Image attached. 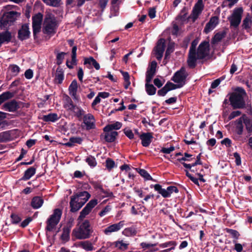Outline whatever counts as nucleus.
Here are the masks:
<instances>
[{
	"instance_id": "14",
	"label": "nucleus",
	"mask_w": 252,
	"mask_h": 252,
	"mask_svg": "<svg viewBox=\"0 0 252 252\" xmlns=\"http://www.w3.org/2000/svg\"><path fill=\"white\" fill-rule=\"evenodd\" d=\"M118 133L115 131H103L100 135V139H104L105 142L112 143L115 142Z\"/></svg>"
},
{
	"instance_id": "27",
	"label": "nucleus",
	"mask_w": 252,
	"mask_h": 252,
	"mask_svg": "<svg viewBox=\"0 0 252 252\" xmlns=\"http://www.w3.org/2000/svg\"><path fill=\"white\" fill-rule=\"evenodd\" d=\"M6 19H7L10 23L12 24L16 21L17 18L20 16V13L16 11H11L4 14Z\"/></svg>"
},
{
	"instance_id": "32",
	"label": "nucleus",
	"mask_w": 252,
	"mask_h": 252,
	"mask_svg": "<svg viewBox=\"0 0 252 252\" xmlns=\"http://www.w3.org/2000/svg\"><path fill=\"white\" fill-rule=\"evenodd\" d=\"M128 244L124 243L123 240H118L110 243V246H114V248H117L120 250L125 251L128 249Z\"/></svg>"
},
{
	"instance_id": "46",
	"label": "nucleus",
	"mask_w": 252,
	"mask_h": 252,
	"mask_svg": "<svg viewBox=\"0 0 252 252\" xmlns=\"http://www.w3.org/2000/svg\"><path fill=\"white\" fill-rule=\"evenodd\" d=\"M139 174L146 180L155 181L148 172L144 169H139L138 171Z\"/></svg>"
},
{
	"instance_id": "47",
	"label": "nucleus",
	"mask_w": 252,
	"mask_h": 252,
	"mask_svg": "<svg viewBox=\"0 0 252 252\" xmlns=\"http://www.w3.org/2000/svg\"><path fill=\"white\" fill-rule=\"evenodd\" d=\"M12 25L10 23V21L7 19H6L5 16L3 15L2 18L0 20V27L1 29L6 28Z\"/></svg>"
},
{
	"instance_id": "42",
	"label": "nucleus",
	"mask_w": 252,
	"mask_h": 252,
	"mask_svg": "<svg viewBox=\"0 0 252 252\" xmlns=\"http://www.w3.org/2000/svg\"><path fill=\"white\" fill-rule=\"evenodd\" d=\"M123 233L126 236H132L136 234L137 231L134 227L132 226L125 228L123 231Z\"/></svg>"
},
{
	"instance_id": "6",
	"label": "nucleus",
	"mask_w": 252,
	"mask_h": 252,
	"mask_svg": "<svg viewBox=\"0 0 252 252\" xmlns=\"http://www.w3.org/2000/svg\"><path fill=\"white\" fill-rule=\"evenodd\" d=\"M62 215V210L59 208L55 209L53 214L50 216L46 221L47 225L45 230L47 231H52L60 222Z\"/></svg>"
},
{
	"instance_id": "57",
	"label": "nucleus",
	"mask_w": 252,
	"mask_h": 252,
	"mask_svg": "<svg viewBox=\"0 0 252 252\" xmlns=\"http://www.w3.org/2000/svg\"><path fill=\"white\" fill-rule=\"evenodd\" d=\"M105 163V166L109 171L111 170L115 166V161L110 158H107L106 159Z\"/></svg>"
},
{
	"instance_id": "48",
	"label": "nucleus",
	"mask_w": 252,
	"mask_h": 252,
	"mask_svg": "<svg viewBox=\"0 0 252 252\" xmlns=\"http://www.w3.org/2000/svg\"><path fill=\"white\" fill-rule=\"evenodd\" d=\"M85 161L91 167H94L97 164V162L95 158L92 156H89L88 157L86 158Z\"/></svg>"
},
{
	"instance_id": "60",
	"label": "nucleus",
	"mask_w": 252,
	"mask_h": 252,
	"mask_svg": "<svg viewBox=\"0 0 252 252\" xmlns=\"http://www.w3.org/2000/svg\"><path fill=\"white\" fill-rule=\"evenodd\" d=\"M225 77L224 76H222L220 78L213 81L211 83V89L216 88L220 84V82L225 79Z\"/></svg>"
},
{
	"instance_id": "21",
	"label": "nucleus",
	"mask_w": 252,
	"mask_h": 252,
	"mask_svg": "<svg viewBox=\"0 0 252 252\" xmlns=\"http://www.w3.org/2000/svg\"><path fill=\"white\" fill-rule=\"evenodd\" d=\"M36 170V168L33 166L29 167L24 172V175L18 181L30 180L35 174Z\"/></svg>"
},
{
	"instance_id": "34",
	"label": "nucleus",
	"mask_w": 252,
	"mask_h": 252,
	"mask_svg": "<svg viewBox=\"0 0 252 252\" xmlns=\"http://www.w3.org/2000/svg\"><path fill=\"white\" fill-rule=\"evenodd\" d=\"M70 230L71 229L68 228V227H63V233L61 236V239L62 241L66 243L69 241Z\"/></svg>"
},
{
	"instance_id": "38",
	"label": "nucleus",
	"mask_w": 252,
	"mask_h": 252,
	"mask_svg": "<svg viewBox=\"0 0 252 252\" xmlns=\"http://www.w3.org/2000/svg\"><path fill=\"white\" fill-rule=\"evenodd\" d=\"M14 94L10 92H5L0 95V105L5 101L12 98Z\"/></svg>"
},
{
	"instance_id": "3",
	"label": "nucleus",
	"mask_w": 252,
	"mask_h": 252,
	"mask_svg": "<svg viewBox=\"0 0 252 252\" xmlns=\"http://www.w3.org/2000/svg\"><path fill=\"white\" fill-rule=\"evenodd\" d=\"M209 52L210 44L209 41H203L201 42L197 48L196 55H195V61L192 63H190V60L188 59V66L191 68H194L196 65L197 60L205 59L209 55Z\"/></svg>"
},
{
	"instance_id": "55",
	"label": "nucleus",
	"mask_w": 252,
	"mask_h": 252,
	"mask_svg": "<svg viewBox=\"0 0 252 252\" xmlns=\"http://www.w3.org/2000/svg\"><path fill=\"white\" fill-rule=\"evenodd\" d=\"M165 86L167 88L169 92L173 90H175L178 88H182V85H179L178 84H175L170 81H168L166 84Z\"/></svg>"
},
{
	"instance_id": "33",
	"label": "nucleus",
	"mask_w": 252,
	"mask_h": 252,
	"mask_svg": "<svg viewBox=\"0 0 252 252\" xmlns=\"http://www.w3.org/2000/svg\"><path fill=\"white\" fill-rule=\"evenodd\" d=\"M41 119L45 122H55L59 119V117L56 113H50L43 115Z\"/></svg>"
},
{
	"instance_id": "8",
	"label": "nucleus",
	"mask_w": 252,
	"mask_h": 252,
	"mask_svg": "<svg viewBox=\"0 0 252 252\" xmlns=\"http://www.w3.org/2000/svg\"><path fill=\"white\" fill-rule=\"evenodd\" d=\"M188 76L189 73L186 68L182 66L174 74L171 80L177 84L181 85L183 87L186 83V79Z\"/></svg>"
},
{
	"instance_id": "52",
	"label": "nucleus",
	"mask_w": 252,
	"mask_h": 252,
	"mask_svg": "<svg viewBox=\"0 0 252 252\" xmlns=\"http://www.w3.org/2000/svg\"><path fill=\"white\" fill-rule=\"evenodd\" d=\"M11 221L12 224H17L22 220L21 218L17 214L12 213L10 215Z\"/></svg>"
},
{
	"instance_id": "39",
	"label": "nucleus",
	"mask_w": 252,
	"mask_h": 252,
	"mask_svg": "<svg viewBox=\"0 0 252 252\" xmlns=\"http://www.w3.org/2000/svg\"><path fill=\"white\" fill-rule=\"evenodd\" d=\"M66 103L64 105V107L67 110L70 111H73L75 109L76 105L73 104V102L70 97L68 96H66L65 98Z\"/></svg>"
},
{
	"instance_id": "18",
	"label": "nucleus",
	"mask_w": 252,
	"mask_h": 252,
	"mask_svg": "<svg viewBox=\"0 0 252 252\" xmlns=\"http://www.w3.org/2000/svg\"><path fill=\"white\" fill-rule=\"evenodd\" d=\"M219 24V18L217 16H213L211 17L209 21L206 24L204 29V32L207 34L211 31L213 30L216 26Z\"/></svg>"
},
{
	"instance_id": "45",
	"label": "nucleus",
	"mask_w": 252,
	"mask_h": 252,
	"mask_svg": "<svg viewBox=\"0 0 252 252\" xmlns=\"http://www.w3.org/2000/svg\"><path fill=\"white\" fill-rule=\"evenodd\" d=\"M74 114L75 116L79 120H81L82 119V117L85 115V111L81 108L77 107L76 105L75 109L72 111Z\"/></svg>"
},
{
	"instance_id": "29",
	"label": "nucleus",
	"mask_w": 252,
	"mask_h": 252,
	"mask_svg": "<svg viewBox=\"0 0 252 252\" xmlns=\"http://www.w3.org/2000/svg\"><path fill=\"white\" fill-rule=\"evenodd\" d=\"M122 126V124L119 122H116L114 124H108L103 128V131H113V130L120 129Z\"/></svg>"
},
{
	"instance_id": "26",
	"label": "nucleus",
	"mask_w": 252,
	"mask_h": 252,
	"mask_svg": "<svg viewBox=\"0 0 252 252\" xmlns=\"http://www.w3.org/2000/svg\"><path fill=\"white\" fill-rule=\"evenodd\" d=\"M43 202L44 200L41 197L36 196L32 199L31 206L34 209H37L42 206Z\"/></svg>"
},
{
	"instance_id": "23",
	"label": "nucleus",
	"mask_w": 252,
	"mask_h": 252,
	"mask_svg": "<svg viewBox=\"0 0 252 252\" xmlns=\"http://www.w3.org/2000/svg\"><path fill=\"white\" fill-rule=\"evenodd\" d=\"M243 123H244L243 120H242V116L234 122L235 125V132L239 135H242L243 133L244 126Z\"/></svg>"
},
{
	"instance_id": "24",
	"label": "nucleus",
	"mask_w": 252,
	"mask_h": 252,
	"mask_svg": "<svg viewBox=\"0 0 252 252\" xmlns=\"http://www.w3.org/2000/svg\"><path fill=\"white\" fill-rule=\"evenodd\" d=\"M242 120L248 133H252V118L248 117L246 114L242 115Z\"/></svg>"
},
{
	"instance_id": "61",
	"label": "nucleus",
	"mask_w": 252,
	"mask_h": 252,
	"mask_svg": "<svg viewBox=\"0 0 252 252\" xmlns=\"http://www.w3.org/2000/svg\"><path fill=\"white\" fill-rule=\"evenodd\" d=\"M176 245V243L174 241H170L164 243L160 244L159 246L160 248H164L167 247H174L175 248V246Z\"/></svg>"
},
{
	"instance_id": "15",
	"label": "nucleus",
	"mask_w": 252,
	"mask_h": 252,
	"mask_svg": "<svg viewBox=\"0 0 252 252\" xmlns=\"http://www.w3.org/2000/svg\"><path fill=\"white\" fill-rule=\"evenodd\" d=\"M83 123L86 125V129L88 130L94 129L95 127V120L91 114H87L83 117Z\"/></svg>"
},
{
	"instance_id": "20",
	"label": "nucleus",
	"mask_w": 252,
	"mask_h": 252,
	"mask_svg": "<svg viewBox=\"0 0 252 252\" xmlns=\"http://www.w3.org/2000/svg\"><path fill=\"white\" fill-rule=\"evenodd\" d=\"M198 42V41L197 39L193 40L191 42V46L189 50L188 59L190 60V63H193L196 60L195 55H196V47Z\"/></svg>"
},
{
	"instance_id": "10",
	"label": "nucleus",
	"mask_w": 252,
	"mask_h": 252,
	"mask_svg": "<svg viewBox=\"0 0 252 252\" xmlns=\"http://www.w3.org/2000/svg\"><path fill=\"white\" fill-rule=\"evenodd\" d=\"M97 199H94L91 200L80 212V215L77 220L79 222L83 220L86 216L89 215L92 210L97 205Z\"/></svg>"
},
{
	"instance_id": "41",
	"label": "nucleus",
	"mask_w": 252,
	"mask_h": 252,
	"mask_svg": "<svg viewBox=\"0 0 252 252\" xmlns=\"http://www.w3.org/2000/svg\"><path fill=\"white\" fill-rule=\"evenodd\" d=\"M175 43L173 42H169L168 44L167 49L165 51L164 59L168 58L170 54L174 51Z\"/></svg>"
},
{
	"instance_id": "36",
	"label": "nucleus",
	"mask_w": 252,
	"mask_h": 252,
	"mask_svg": "<svg viewBox=\"0 0 252 252\" xmlns=\"http://www.w3.org/2000/svg\"><path fill=\"white\" fill-rule=\"evenodd\" d=\"M252 24V17L248 15L243 20L242 27L243 29L248 30L251 28Z\"/></svg>"
},
{
	"instance_id": "43",
	"label": "nucleus",
	"mask_w": 252,
	"mask_h": 252,
	"mask_svg": "<svg viewBox=\"0 0 252 252\" xmlns=\"http://www.w3.org/2000/svg\"><path fill=\"white\" fill-rule=\"evenodd\" d=\"M43 19V15L41 13L35 14L32 17V24L41 25Z\"/></svg>"
},
{
	"instance_id": "49",
	"label": "nucleus",
	"mask_w": 252,
	"mask_h": 252,
	"mask_svg": "<svg viewBox=\"0 0 252 252\" xmlns=\"http://www.w3.org/2000/svg\"><path fill=\"white\" fill-rule=\"evenodd\" d=\"M81 247L87 251H91L94 249L92 243L89 241L81 242Z\"/></svg>"
},
{
	"instance_id": "51",
	"label": "nucleus",
	"mask_w": 252,
	"mask_h": 252,
	"mask_svg": "<svg viewBox=\"0 0 252 252\" xmlns=\"http://www.w3.org/2000/svg\"><path fill=\"white\" fill-rule=\"evenodd\" d=\"M225 231L227 233L230 234L233 238H235V240H236L238 239V238L240 236L239 233L238 232V231H237L236 230L226 228L225 229Z\"/></svg>"
},
{
	"instance_id": "17",
	"label": "nucleus",
	"mask_w": 252,
	"mask_h": 252,
	"mask_svg": "<svg viewBox=\"0 0 252 252\" xmlns=\"http://www.w3.org/2000/svg\"><path fill=\"white\" fill-rule=\"evenodd\" d=\"M15 129L7 130L0 133V143L7 142L14 138Z\"/></svg>"
},
{
	"instance_id": "40",
	"label": "nucleus",
	"mask_w": 252,
	"mask_h": 252,
	"mask_svg": "<svg viewBox=\"0 0 252 252\" xmlns=\"http://www.w3.org/2000/svg\"><path fill=\"white\" fill-rule=\"evenodd\" d=\"M47 5L58 7L61 5L62 0H42Z\"/></svg>"
},
{
	"instance_id": "28",
	"label": "nucleus",
	"mask_w": 252,
	"mask_h": 252,
	"mask_svg": "<svg viewBox=\"0 0 252 252\" xmlns=\"http://www.w3.org/2000/svg\"><path fill=\"white\" fill-rule=\"evenodd\" d=\"M226 35V32L225 31L216 33L212 39L211 43L212 44H216L220 42L222 39L225 37Z\"/></svg>"
},
{
	"instance_id": "12",
	"label": "nucleus",
	"mask_w": 252,
	"mask_h": 252,
	"mask_svg": "<svg viewBox=\"0 0 252 252\" xmlns=\"http://www.w3.org/2000/svg\"><path fill=\"white\" fill-rule=\"evenodd\" d=\"M22 104V102L21 101L12 99L4 103L2 106V109L6 111L14 112L21 107L20 104Z\"/></svg>"
},
{
	"instance_id": "25",
	"label": "nucleus",
	"mask_w": 252,
	"mask_h": 252,
	"mask_svg": "<svg viewBox=\"0 0 252 252\" xmlns=\"http://www.w3.org/2000/svg\"><path fill=\"white\" fill-rule=\"evenodd\" d=\"M78 89V83L76 80H73L68 87L69 94L74 99L76 98L77 92Z\"/></svg>"
},
{
	"instance_id": "54",
	"label": "nucleus",
	"mask_w": 252,
	"mask_h": 252,
	"mask_svg": "<svg viewBox=\"0 0 252 252\" xmlns=\"http://www.w3.org/2000/svg\"><path fill=\"white\" fill-rule=\"evenodd\" d=\"M118 230H119L117 228V226L115 223L110 225L109 226L105 228L104 230V233L105 234L108 235L112 232L117 231Z\"/></svg>"
},
{
	"instance_id": "1",
	"label": "nucleus",
	"mask_w": 252,
	"mask_h": 252,
	"mask_svg": "<svg viewBox=\"0 0 252 252\" xmlns=\"http://www.w3.org/2000/svg\"><path fill=\"white\" fill-rule=\"evenodd\" d=\"M229 101L233 109H244L246 107L245 97L247 95L242 87H236L234 92L229 94Z\"/></svg>"
},
{
	"instance_id": "56",
	"label": "nucleus",
	"mask_w": 252,
	"mask_h": 252,
	"mask_svg": "<svg viewBox=\"0 0 252 252\" xmlns=\"http://www.w3.org/2000/svg\"><path fill=\"white\" fill-rule=\"evenodd\" d=\"M33 38L35 39L37 36V34L41 31V25L32 24Z\"/></svg>"
},
{
	"instance_id": "9",
	"label": "nucleus",
	"mask_w": 252,
	"mask_h": 252,
	"mask_svg": "<svg viewBox=\"0 0 252 252\" xmlns=\"http://www.w3.org/2000/svg\"><path fill=\"white\" fill-rule=\"evenodd\" d=\"M165 40L163 38H160L157 42L156 46L154 47L153 52L157 59L158 61L161 60L163 52L165 50Z\"/></svg>"
},
{
	"instance_id": "31",
	"label": "nucleus",
	"mask_w": 252,
	"mask_h": 252,
	"mask_svg": "<svg viewBox=\"0 0 252 252\" xmlns=\"http://www.w3.org/2000/svg\"><path fill=\"white\" fill-rule=\"evenodd\" d=\"M188 14V8L184 6L181 10L179 14L176 17V20L177 21H180L182 23H184L188 20L187 16Z\"/></svg>"
},
{
	"instance_id": "4",
	"label": "nucleus",
	"mask_w": 252,
	"mask_h": 252,
	"mask_svg": "<svg viewBox=\"0 0 252 252\" xmlns=\"http://www.w3.org/2000/svg\"><path fill=\"white\" fill-rule=\"evenodd\" d=\"M43 32L45 34L53 35L56 32L58 27L56 18L52 14H48L45 16L44 21Z\"/></svg>"
},
{
	"instance_id": "37",
	"label": "nucleus",
	"mask_w": 252,
	"mask_h": 252,
	"mask_svg": "<svg viewBox=\"0 0 252 252\" xmlns=\"http://www.w3.org/2000/svg\"><path fill=\"white\" fill-rule=\"evenodd\" d=\"M204 7L203 0H198L197 2L195 4L192 10L200 14L204 9Z\"/></svg>"
},
{
	"instance_id": "35",
	"label": "nucleus",
	"mask_w": 252,
	"mask_h": 252,
	"mask_svg": "<svg viewBox=\"0 0 252 252\" xmlns=\"http://www.w3.org/2000/svg\"><path fill=\"white\" fill-rule=\"evenodd\" d=\"M150 83L146 82L145 89L148 94L153 95L156 94L157 89L153 84H151Z\"/></svg>"
},
{
	"instance_id": "44",
	"label": "nucleus",
	"mask_w": 252,
	"mask_h": 252,
	"mask_svg": "<svg viewBox=\"0 0 252 252\" xmlns=\"http://www.w3.org/2000/svg\"><path fill=\"white\" fill-rule=\"evenodd\" d=\"M165 191L167 192V194L165 195L164 198H168L171 196V194L173 192L178 193L179 189L176 187L171 186L167 188Z\"/></svg>"
},
{
	"instance_id": "5",
	"label": "nucleus",
	"mask_w": 252,
	"mask_h": 252,
	"mask_svg": "<svg viewBox=\"0 0 252 252\" xmlns=\"http://www.w3.org/2000/svg\"><path fill=\"white\" fill-rule=\"evenodd\" d=\"M90 227V221L89 220H86L80 225L79 228H74L73 230L72 235L79 240L89 238L91 235Z\"/></svg>"
},
{
	"instance_id": "63",
	"label": "nucleus",
	"mask_w": 252,
	"mask_h": 252,
	"mask_svg": "<svg viewBox=\"0 0 252 252\" xmlns=\"http://www.w3.org/2000/svg\"><path fill=\"white\" fill-rule=\"evenodd\" d=\"M98 188L100 189V191L102 193L105 194V197H112L113 196V192L110 191L109 190L104 189L101 186H99Z\"/></svg>"
},
{
	"instance_id": "58",
	"label": "nucleus",
	"mask_w": 252,
	"mask_h": 252,
	"mask_svg": "<svg viewBox=\"0 0 252 252\" xmlns=\"http://www.w3.org/2000/svg\"><path fill=\"white\" fill-rule=\"evenodd\" d=\"M66 54L65 52H60L58 53L56 56V60H57V64L58 65H61L64 59V56Z\"/></svg>"
},
{
	"instance_id": "30",
	"label": "nucleus",
	"mask_w": 252,
	"mask_h": 252,
	"mask_svg": "<svg viewBox=\"0 0 252 252\" xmlns=\"http://www.w3.org/2000/svg\"><path fill=\"white\" fill-rule=\"evenodd\" d=\"M83 139L80 137H71L69 139V141L64 143V145L66 147H72L74 146L75 143L81 144Z\"/></svg>"
},
{
	"instance_id": "13",
	"label": "nucleus",
	"mask_w": 252,
	"mask_h": 252,
	"mask_svg": "<svg viewBox=\"0 0 252 252\" xmlns=\"http://www.w3.org/2000/svg\"><path fill=\"white\" fill-rule=\"evenodd\" d=\"M157 63L156 61H152L147 68L146 72L145 82H151L156 73Z\"/></svg>"
},
{
	"instance_id": "2",
	"label": "nucleus",
	"mask_w": 252,
	"mask_h": 252,
	"mask_svg": "<svg viewBox=\"0 0 252 252\" xmlns=\"http://www.w3.org/2000/svg\"><path fill=\"white\" fill-rule=\"evenodd\" d=\"M90 194L87 191H78L70 196V211L75 213L79 210L90 198Z\"/></svg>"
},
{
	"instance_id": "19",
	"label": "nucleus",
	"mask_w": 252,
	"mask_h": 252,
	"mask_svg": "<svg viewBox=\"0 0 252 252\" xmlns=\"http://www.w3.org/2000/svg\"><path fill=\"white\" fill-rule=\"evenodd\" d=\"M12 35L8 30L0 32V46L3 44H7L12 41Z\"/></svg>"
},
{
	"instance_id": "16",
	"label": "nucleus",
	"mask_w": 252,
	"mask_h": 252,
	"mask_svg": "<svg viewBox=\"0 0 252 252\" xmlns=\"http://www.w3.org/2000/svg\"><path fill=\"white\" fill-rule=\"evenodd\" d=\"M139 138L141 140V144L143 147L149 146L153 139L152 132H142L139 135Z\"/></svg>"
},
{
	"instance_id": "11",
	"label": "nucleus",
	"mask_w": 252,
	"mask_h": 252,
	"mask_svg": "<svg viewBox=\"0 0 252 252\" xmlns=\"http://www.w3.org/2000/svg\"><path fill=\"white\" fill-rule=\"evenodd\" d=\"M31 32L29 28V24L25 23L21 26V27L18 31V39L23 41L30 38Z\"/></svg>"
},
{
	"instance_id": "7",
	"label": "nucleus",
	"mask_w": 252,
	"mask_h": 252,
	"mask_svg": "<svg viewBox=\"0 0 252 252\" xmlns=\"http://www.w3.org/2000/svg\"><path fill=\"white\" fill-rule=\"evenodd\" d=\"M243 13V9L242 7L235 8L233 10L232 14L228 17L231 27H238L241 22Z\"/></svg>"
},
{
	"instance_id": "62",
	"label": "nucleus",
	"mask_w": 252,
	"mask_h": 252,
	"mask_svg": "<svg viewBox=\"0 0 252 252\" xmlns=\"http://www.w3.org/2000/svg\"><path fill=\"white\" fill-rule=\"evenodd\" d=\"M7 113L0 111V128L3 129L4 126V120L6 118Z\"/></svg>"
},
{
	"instance_id": "22",
	"label": "nucleus",
	"mask_w": 252,
	"mask_h": 252,
	"mask_svg": "<svg viewBox=\"0 0 252 252\" xmlns=\"http://www.w3.org/2000/svg\"><path fill=\"white\" fill-rule=\"evenodd\" d=\"M64 79V71L61 67H58L56 70L54 82L57 84H61Z\"/></svg>"
},
{
	"instance_id": "64",
	"label": "nucleus",
	"mask_w": 252,
	"mask_h": 252,
	"mask_svg": "<svg viewBox=\"0 0 252 252\" xmlns=\"http://www.w3.org/2000/svg\"><path fill=\"white\" fill-rule=\"evenodd\" d=\"M11 72L14 73V75H17L20 72V68L16 64H12L9 66Z\"/></svg>"
},
{
	"instance_id": "53",
	"label": "nucleus",
	"mask_w": 252,
	"mask_h": 252,
	"mask_svg": "<svg viewBox=\"0 0 252 252\" xmlns=\"http://www.w3.org/2000/svg\"><path fill=\"white\" fill-rule=\"evenodd\" d=\"M154 189L157 191L159 194L164 198V196L167 194L165 191V189H162V186L159 184H156L154 185Z\"/></svg>"
},
{
	"instance_id": "59",
	"label": "nucleus",
	"mask_w": 252,
	"mask_h": 252,
	"mask_svg": "<svg viewBox=\"0 0 252 252\" xmlns=\"http://www.w3.org/2000/svg\"><path fill=\"white\" fill-rule=\"evenodd\" d=\"M192 156V155L189 154L188 153H185L184 157L181 158H178L177 161H179L180 163L184 162L183 161H190L193 159V158H191Z\"/></svg>"
},
{
	"instance_id": "50",
	"label": "nucleus",
	"mask_w": 252,
	"mask_h": 252,
	"mask_svg": "<svg viewBox=\"0 0 252 252\" xmlns=\"http://www.w3.org/2000/svg\"><path fill=\"white\" fill-rule=\"evenodd\" d=\"M77 46H74L72 47L71 51V63L73 65H76L77 63V60L76 59V51H77Z\"/></svg>"
}]
</instances>
